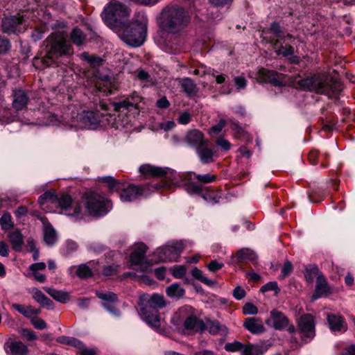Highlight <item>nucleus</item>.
Returning a JSON list of instances; mask_svg holds the SVG:
<instances>
[{"label": "nucleus", "mask_w": 355, "mask_h": 355, "mask_svg": "<svg viewBox=\"0 0 355 355\" xmlns=\"http://www.w3.org/2000/svg\"><path fill=\"white\" fill-rule=\"evenodd\" d=\"M131 9L121 0H109L101 13L105 24L119 34L126 41L133 43L135 42L126 33L128 31L123 28V25L129 21Z\"/></svg>", "instance_id": "f257e3e1"}, {"label": "nucleus", "mask_w": 355, "mask_h": 355, "mask_svg": "<svg viewBox=\"0 0 355 355\" xmlns=\"http://www.w3.org/2000/svg\"><path fill=\"white\" fill-rule=\"evenodd\" d=\"M45 42L46 53L41 59L44 67H51L57 62L60 57L68 56L73 53V47L67 40V35L64 31L53 33Z\"/></svg>", "instance_id": "f03ea898"}, {"label": "nucleus", "mask_w": 355, "mask_h": 355, "mask_svg": "<svg viewBox=\"0 0 355 355\" xmlns=\"http://www.w3.org/2000/svg\"><path fill=\"white\" fill-rule=\"evenodd\" d=\"M62 121L70 127L94 129L100 123L99 116L91 110L70 105L62 116Z\"/></svg>", "instance_id": "7ed1b4c3"}, {"label": "nucleus", "mask_w": 355, "mask_h": 355, "mask_svg": "<svg viewBox=\"0 0 355 355\" xmlns=\"http://www.w3.org/2000/svg\"><path fill=\"white\" fill-rule=\"evenodd\" d=\"M190 18L184 8L178 6L165 8L157 19L159 26L170 33H178L189 24Z\"/></svg>", "instance_id": "20e7f679"}, {"label": "nucleus", "mask_w": 355, "mask_h": 355, "mask_svg": "<svg viewBox=\"0 0 355 355\" xmlns=\"http://www.w3.org/2000/svg\"><path fill=\"white\" fill-rule=\"evenodd\" d=\"M139 172L145 178H164L162 184L148 185L146 188L150 191H155L160 188H171L172 185H176V173L168 167H157L148 164L141 165Z\"/></svg>", "instance_id": "39448f33"}, {"label": "nucleus", "mask_w": 355, "mask_h": 355, "mask_svg": "<svg viewBox=\"0 0 355 355\" xmlns=\"http://www.w3.org/2000/svg\"><path fill=\"white\" fill-rule=\"evenodd\" d=\"M297 83L303 89L329 96L340 90L338 84L333 83L331 78L324 74L314 75L311 77L299 80Z\"/></svg>", "instance_id": "423d86ee"}, {"label": "nucleus", "mask_w": 355, "mask_h": 355, "mask_svg": "<svg viewBox=\"0 0 355 355\" xmlns=\"http://www.w3.org/2000/svg\"><path fill=\"white\" fill-rule=\"evenodd\" d=\"M81 205L83 214L87 213L92 216H104L112 207L110 200L92 191L87 192L83 195Z\"/></svg>", "instance_id": "0eeeda50"}, {"label": "nucleus", "mask_w": 355, "mask_h": 355, "mask_svg": "<svg viewBox=\"0 0 355 355\" xmlns=\"http://www.w3.org/2000/svg\"><path fill=\"white\" fill-rule=\"evenodd\" d=\"M123 30H126L128 35L132 37L135 42L130 43L126 41L119 34V37L125 44L130 46L137 47L141 46L145 41L147 33V19L142 15L140 20H133L131 22H126L123 25Z\"/></svg>", "instance_id": "6e6552de"}, {"label": "nucleus", "mask_w": 355, "mask_h": 355, "mask_svg": "<svg viewBox=\"0 0 355 355\" xmlns=\"http://www.w3.org/2000/svg\"><path fill=\"white\" fill-rule=\"evenodd\" d=\"M141 314L146 322L156 331H159L162 321L158 313L159 308L155 303H152L149 296H144L140 304Z\"/></svg>", "instance_id": "1a4fd4ad"}, {"label": "nucleus", "mask_w": 355, "mask_h": 355, "mask_svg": "<svg viewBox=\"0 0 355 355\" xmlns=\"http://www.w3.org/2000/svg\"><path fill=\"white\" fill-rule=\"evenodd\" d=\"M193 308L191 306H184L179 309L180 315L188 314L184 322V330L189 333H200L202 334L206 330L205 322L198 319L193 313Z\"/></svg>", "instance_id": "9d476101"}, {"label": "nucleus", "mask_w": 355, "mask_h": 355, "mask_svg": "<svg viewBox=\"0 0 355 355\" xmlns=\"http://www.w3.org/2000/svg\"><path fill=\"white\" fill-rule=\"evenodd\" d=\"M184 248V243L182 241L168 243L156 250L155 254L158 257L157 261L164 262L175 261Z\"/></svg>", "instance_id": "9b49d317"}, {"label": "nucleus", "mask_w": 355, "mask_h": 355, "mask_svg": "<svg viewBox=\"0 0 355 355\" xmlns=\"http://www.w3.org/2000/svg\"><path fill=\"white\" fill-rule=\"evenodd\" d=\"M141 98L137 93H133L127 98L114 103V110L120 114L135 117L139 114V103Z\"/></svg>", "instance_id": "f8f14e48"}, {"label": "nucleus", "mask_w": 355, "mask_h": 355, "mask_svg": "<svg viewBox=\"0 0 355 355\" xmlns=\"http://www.w3.org/2000/svg\"><path fill=\"white\" fill-rule=\"evenodd\" d=\"M29 13L27 12H23L22 15L6 17L2 21L3 30L8 33L22 31L29 25Z\"/></svg>", "instance_id": "ddd939ff"}, {"label": "nucleus", "mask_w": 355, "mask_h": 355, "mask_svg": "<svg viewBox=\"0 0 355 355\" xmlns=\"http://www.w3.org/2000/svg\"><path fill=\"white\" fill-rule=\"evenodd\" d=\"M60 207L68 216H71L76 219H79L83 216L81 202H73L71 196L67 193H62L57 200Z\"/></svg>", "instance_id": "4468645a"}, {"label": "nucleus", "mask_w": 355, "mask_h": 355, "mask_svg": "<svg viewBox=\"0 0 355 355\" xmlns=\"http://www.w3.org/2000/svg\"><path fill=\"white\" fill-rule=\"evenodd\" d=\"M257 80L261 83H269L275 86H284L286 84V76L261 68L257 73Z\"/></svg>", "instance_id": "2eb2a0df"}, {"label": "nucleus", "mask_w": 355, "mask_h": 355, "mask_svg": "<svg viewBox=\"0 0 355 355\" xmlns=\"http://www.w3.org/2000/svg\"><path fill=\"white\" fill-rule=\"evenodd\" d=\"M298 327L304 340H310L315 336V322L312 315L303 314L298 320Z\"/></svg>", "instance_id": "dca6fc26"}, {"label": "nucleus", "mask_w": 355, "mask_h": 355, "mask_svg": "<svg viewBox=\"0 0 355 355\" xmlns=\"http://www.w3.org/2000/svg\"><path fill=\"white\" fill-rule=\"evenodd\" d=\"M96 295L102 300V304L105 309L114 315H119V311L115 306L118 302V297L115 293L98 291H96Z\"/></svg>", "instance_id": "f3484780"}, {"label": "nucleus", "mask_w": 355, "mask_h": 355, "mask_svg": "<svg viewBox=\"0 0 355 355\" xmlns=\"http://www.w3.org/2000/svg\"><path fill=\"white\" fill-rule=\"evenodd\" d=\"M97 264L98 262L91 261L87 263L80 264L78 267L71 266L69 271L70 272H75L76 275L80 278H87L95 273H98L99 270L96 267Z\"/></svg>", "instance_id": "a211bd4d"}, {"label": "nucleus", "mask_w": 355, "mask_h": 355, "mask_svg": "<svg viewBox=\"0 0 355 355\" xmlns=\"http://www.w3.org/2000/svg\"><path fill=\"white\" fill-rule=\"evenodd\" d=\"M270 318L266 320L268 326L277 330L284 329L288 326V319L282 312L274 309L270 311Z\"/></svg>", "instance_id": "6ab92c4d"}, {"label": "nucleus", "mask_w": 355, "mask_h": 355, "mask_svg": "<svg viewBox=\"0 0 355 355\" xmlns=\"http://www.w3.org/2000/svg\"><path fill=\"white\" fill-rule=\"evenodd\" d=\"M145 189L139 186L130 184L122 189L119 197L123 202H130L136 200L138 197L144 195Z\"/></svg>", "instance_id": "aec40b11"}, {"label": "nucleus", "mask_w": 355, "mask_h": 355, "mask_svg": "<svg viewBox=\"0 0 355 355\" xmlns=\"http://www.w3.org/2000/svg\"><path fill=\"white\" fill-rule=\"evenodd\" d=\"M196 151L202 164H207L214 161L216 153L209 147L207 141L197 147Z\"/></svg>", "instance_id": "412c9836"}, {"label": "nucleus", "mask_w": 355, "mask_h": 355, "mask_svg": "<svg viewBox=\"0 0 355 355\" xmlns=\"http://www.w3.org/2000/svg\"><path fill=\"white\" fill-rule=\"evenodd\" d=\"M206 330H208L209 333L211 335L216 336H226L228 334V329L227 327L222 324L219 321L216 320H206Z\"/></svg>", "instance_id": "4be33fe9"}, {"label": "nucleus", "mask_w": 355, "mask_h": 355, "mask_svg": "<svg viewBox=\"0 0 355 355\" xmlns=\"http://www.w3.org/2000/svg\"><path fill=\"white\" fill-rule=\"evenodd\" d=\"M327 322L330 329L333 331H345L347 324L344 318L339 315L327 314Z\"/></svg>", "instance_id": "5701e85b"}, {"label": "nucleus", "mask_w": 355, "mask_h": 355, "mask_svg": "<svg viewBox=\"0 0 355 355\" xmlns=\"http://www.w3.org/2000/svg\"><path fill=\"white\" fill-rule=\"evenodd\" d=\"M29 101L27 93L21 89L15 91L13 93L12 107L16 110H21L26 107Z\"/></svg>", "instance_id": "b1692460"}, {"label": "nucleus", "mask_w": 355, "mask_h": 355, "mask_svg": "<svg viewBox=\"0 0 355 355\" xmlns=\"http://www.w3.org/2000/svg\"><path fill=\"white\" fill-rule=\"evenodd\" d=\"M246 329L252 334H261L265 331L262 320L258 318H248L243 323Z\"/></svg>", "instance_id": "393cba45"}, {"label": "nucleus", "mask_w": 355, "mask_h": 355, "mask_svg": "<svg viewBox=\"0 0 355 355\" xmlns=\"http://www.w3.org/2000/svg\"><path fill=\"white\" fill-rule=\"evenodd\" d=\"M185 140L188 145L196 149L207 141L204 139V135L198 130H193L188 132Z\"/></svg>", "instance_id": "a878e982"}, {"label": "nucleus", "mask_w": 355, "mask_h": 355, "mask_svg": "<svg viewBox=\"0 0 355 355\" xmlns=\"http://www.w3.org/2000/svg\"><path fill=\"white\" fill-rule=\"evenodd\" d=\"M146 250L147 247L144 244H138L130 254V260L131 263L133 265H141L143 268V261Z\"/></svg>", "instance_id": "bb28decb"}, {"label": "nucleus", "mask_w": 355, "mask_h": 355, "mask_svg": "<svg viewBox=\"0 0 355 355\" xmlns=\"http://www.w3.org/2000/svg\"><path fill=\"white\" fill-rule=\"evenodd\" d=\"M329 291V288L325 277L322 274L319 275L316 280L315 293L312 295V300H315L326 295Z\"/></svg>", "instance_id": "cd10ccee"}, {"label": "nucleus", "mask_w": 355, "mask_h": 355, "mask_svg": "<svg viewBox=\"0 0 355 355\" xmlns=\"http://www.w3.org/2000/svg\"><path fill=\"white\" fill-rule=\"evenodd\" d=\"M268 349V346L261 343L245 345L242 355H263Z\"/></svg>", "instance_id": "c85d7f7f"}, {"label": "nucleus", "mask_w": 355, "mask_h": 355, "mask_svg": "<svg viewBox=\"0 0 355 355\" xmlns=\"http://www.w3.org/2000/svg\"><path fill=\"white\" fill-rule=\"evenodd\" d=\"M257 259V254L250 248H242L232 257V261L236 263L245 260L254 261Z\"/></svg>", "instance_id": "c756f323"}, {"label": "nucleus", "mask_w": 355, "mask_h": 355, "mask_svg": "<svg viewBox=\"0 0 355 355\" xmlns=\"http://www.w3.org/2000/svg\"><path fill=\"white\" fill-rule=\"evenodd\" d=\"M30 293L32 295L33 298L42 306H44L48 309H52L53 308V302L38 288H33Z\"/></svg>", "instance_id": "7c9ffc66"}, {"label": "nucleus", "mask_w": 355, "mask_h": 355, "mask_svg": "<svg viewBox=\"0 0 355 355\" xmlns=\"http://www.w3.org/2000/svg\"><path fill=\"white\" fill-rule=\"evenodd\" d=\"M8 352L11 355H26L28 352L27 346L21 341H13L6 345Z\"/></svg>", "instance_id": "2f4dec72"}, {"label": "nucleus", "mask_w": 355, "mask_h": 355, "mask_svg": "<svg viewBox=\"0 0 355 355\" xmlns=\"http://www.w3.org/2000/svg\"><path fill=\"white\" fill-rule=\"evenodd\" d=\"M12 308L22 314L24 317L31 318L33 315H37L40 313V309H35L33 306H25L20 304H13Z\"/></svg>", "instance_id": "473e14b6"}, {"label": "nucleus", "mask_w": 355, "mask_h": 355, "mask_svg": "<svg viewBox=\"0 0 355 355\" xmlns=\"http://www.w3.org/2000/svg\"><path fill=\"white\" fill-rule=\"evenodd\" d=\"M9 241L13 250L20 252L24 245V236L18 230L14 231L8 235Z\"/></svg>", "instance_id": "72a5a7b5"}, {"label": "nucleus", "mask_w": 355, "mask_h": 355, "mask_svg": "<svg viewBox=\"0 0 355 355\" xmlns=\"http://www.w3.org/2000/svg\"><path fill=\"white\" fill-rule=\"evenodd\" d=\"M180 84L189 96H193L198 93V87L194 82L189 78H182Z\"/></svg>", "instance_id": "f704fd0d"}, {"label": "nucleus", "mask_w": 355, "mask_h": 355, "mask_svg": "<svg viewBox=\"0 0 355 355\" xmlns=\"http://www.w3.org/2000/svg\"><path fill=\"white\" fill-rule=\"evenodd\" d=\"M166 293L169 297L179 299L184 296L185 290L179 284L174 283L166 288Z\"/></svg>", "instance_id": "c9c22d12"}, {"label": "nucleus", "mask_w": 355, "mask_h": 355, "mask_svg": "<svg viewBox=\"0 0 355 355\" xmlns=\"http://www.w3.org/2000/svg\"><path fill=\"white\" fill-rule=\"evenodd\" d=\"M56 232L54 228L50 225H46L44 230V240L49 245H53L56 241Z\"/></svg>", "instance_id": "e433bc0d"}, {"label": "nucleus", "mask_w": 355, "mask_h": 355, "mask_svg": "<svg viewBox=\"0 0 355 355\" xmlns=\"http://www.w3.org/2000/svg\"><path fill=\"white\" fill-rule=\"evenodd\" d=\"M80 58L87 61L92 67H98L103 64V60L95 55H90L87 52H83L80 54Z\"/></svg>", "instance_id": "4c0bfd02"}, {"label": "nucleus", "mask_w": 355, "mask_h": 355, "mask_svg": "<svg viewBox=\"0 0 355 355\" xmlns=\"http://www.w3.org/2000/svg\"><path fill=\"white\" fill-rule=\"evenodd\" d=\"M44 290L55 300L64 303L67 302L69 300V297L67 293L49 288H44Z\"/></svg>", "instance_id": "58836bf2"}, {"label": "nucleus", "mask_w": 355, "mask_h": 355, "mask_svg": "<svg viewBox=\"0 0 355 355\" xmlns=\"http://www.w3.org/2000/svg\"><path fill=\"white\" fill-rule=\"evenodd\" d=\"M70 38L74 44L80 46L85 41L86 36L80 28H75L70 33Z\"/></svg>", "instance_id": "ea45409f"}, {"label": "nucleus", "mask_w": 355, "mask_h": 355, "mask_svg": "<svg viewBox=\"0 0 355 355\" xmlns=\"http://www.w3.org/2000/svg\"><path fill=\"white\" fill-rule=\"evenodd\" d=\"M268 31L274 36L269 40V42L272 43L274 46H276L279 42L278 39L282 37L280 26L279 24L274 22L271 24Z\"/></svg>", "instance_id": "a19ab883"}, {"label": "nucleus", "mask_w": 355, "mask_h": 355, "mask_svg": "<svg viewBox=\"0 0 355 355\" xmlns=\"http://www.w3.org/2000/svg\"><path fill=\"white\" fill-rule=\"evenodd\" d=\"M201 196L205 200L211 204H216L219 202V200L221 198L219 193L209 190H207L205 193H202L201 194Z\"/></svg>", "instance_id": "79ce46f5"}, {"label": "nucleus", "mask_w": 355, "mask_h": 355, "mask_svg": "<svg viewBox=\"0 0 355 355\" xmlns=\"http://www.w3.org/2000/svg\"><path fill=\"white\" fill-rule=\"evenodd\" d=\"M321 275L319 272L318 268L315 266H309L306 268L304 277L307 282H313L314 278H318V275Z\"/></svg>", "instance_id": "37998d69"}, {"label": "nucleus", "mask_w": 355, "mask_h": 355, "mask_svg": "<svg viewBox=\"0 0 355 355\" xmlns=\"http://www.w3.org/2000/svg\"><path fill=\"white\" fill-rule=\"evenodd\" d=\"M76 348L78 355H96L97 354V349L96 348L87 347L80 340V345H77Z\"/></svg>", "instance_id": "c03bdc74"}, {"label": "nucleus", "mask_w": 355, "mask_h": 355, "mask_svg": "<svg viewBox=\"0 0 355 355\" xmlns=\"http://www.w3.org/2000/svg\"><path fill=\"white\" fill-rule=\"evenodd\" d=\"M193 174L194 175V178L198 180V182H200L202 184H208L214 182L216 180V175H211L209 173L207 174H196L195 173H190L189 175H191Z\"/></svg>", "instance_id": "a18cd8bd"}, {"label": "nucleus", "mask_w": 355, "mask_h": 355, "mask_svg": "<svg viewBox=\"0 0 355 355\" xmlns=\"http://www.w3.org/2000/svg\"><path fill=\"white\" fill-rule=\"evenodd\" d=\"M187 191L190 194H202L203 187L194 182H189L185 184Z\"/></svg>", "instance_id": "49530a36"}, {"label": "nucleus", "mask_w": 355, "mask_h": 355, "mask_svg": "<svg viewBox=\"0 0 355 355\" xmlns=\"http://www.w3.org/2000/svg\"><path fill=\"white\" fill-rule=\"evenodd\" d=\"M0 225L3 230H8L13 227L14 225L10 214L5 213L3 214L0 218Z\"/></svg>", "instance_id": "de8ad7c7"}, {"label": "nucleus", "mask_w": 355, "mask_h": 355, "mask_svg": "<svg viewBox=\"0 0 355 355\" xmlns=\"http://www.w3.org/2000/svg\"><path fill=\"white\" fill-rule=\"evenodd\" d=\"M149 297L151 298L152 303H155L159 309L164 308L168 304L164 297L162 295L154 293Z\"/></svg>", "instance_id": "09e8293b"}, {"label": "nucleus", "mask_w": 355, "mask_h": 355, "mask_svg": "<svg viewBox=\"0 0 355 355\" xmlns=\"http://www.w3.org/2000/svg\"><path fill=\"white\" fill-rule=\"evenodd\" d=\"M56 340L61 344L73 346L75 348L76 347L77 345H80L79 340H78L75 338H73V337H69V336H62L58 337Z\"/></svg>", "instance_id": "8fccbe9b"}, {"label": "nucleus", "mask_w": 355, "mask_h": 355, "mask_svg": "<svg viewBox=\"0 0 355 355\" xmlns=\"http://www.w3.org/2000/svg\"><path fill=\"white\" fill-rule=\"evenodd\" d=\"M57 200V196L51 191H46L40 196L38 202L40 205H44L46 202H54Z\"/></svg>", "instance_id": "3c124183"}, {"label": "nucleus", "mask_w": 355, "mask_h": 355, "mask_svg": "<svg viewBox=\"0 0 355 355\" xmlns=\"http://www.w3.org/2000/svg\"><path fill=\"white\" fill-rule=\"evenodd\" d=\"M276 53L279 55H281L284 57H288L289 55H293L294 54V49L293 46L290 45H282L276 51Z\"/></svg>", "instance_id": "603ef678"}, {"label": "nucleus", "mask_w": 355, "mask_h": 355, "mask_svg": "<svg viewBox=\"0 0 355 355\" xmlns=\"http://www.w3.org/2000/svg\"><path fill=\"white\" fill-rule=\"evenodd\" d=\"M244 347L245 346L241 343H240L239 341H234L233 343H226L225 345V349L227 352H234L240 351L241 349L243 351Z\"/></svg>", "instance_id": "864d4df0"}, {"label": "nucleus", "mask_w": 355, "mask_h": 355, "mask_svg": "<svg viewBox=\"0 0 355 355\" xmlns=\"http://www.w3.org/2000/svg\"><path fill=\"white\" fill-rule=\"evenodd\" d=\"M191 274L193 277L205 284L210 285L211 284V281L202 275V272L197 268H195L192 270Z\"/></svg>", "instance_id": "5fc2aeb1"}, {"label": "nucleus", "mask_w": 355, "mask_h": 355, "mask_svg": "<svg viewBox=\"0 0 355 355\" xmlns=\"http://www.w3.org/2000/svg\"><path fill=\"white\" fill-rule=\"evenodd\" d=\"M102 181L106 183L111 189H119L120 183L113 177H103Z\"/></svg>", "instance_id": "6e6d98bb"}, {"label": "nucleus", "mask_w": 355, "mask_h": 355, "mask_svg": "<svg viewBox=\"0 0 355 355\" xmlns=\"http://www.w3.org/2000/svg\"><path fill=\"white\" fill-rule=\"evenodd\" d=\"M186 271V268L183 266H176L171 268V273L176 278L184 277Z\"/></svg>", "instance_id": "4d7b16f0"}, {"label": "nucleus", "mask_w": 355, "mask_h": 355, "mask_svg": "<svg viewBox=\"0 0 355 355\" xmlns=\"http://www.w3.org/2000/svg\"><path fill=\"white\" fill-rule=\"evenodd\" d=\"M225 125H226V121L223 119H220L218 124L212 126L210 128L209 133L210 135H212V134L218 135L222 131L223 128L225 126Z\"/></svg>", "instance_id": "13d9d810"}, {"label": "nucleus", "mask_w": 355, "mask_h": 355, "mask_svg": "<svg viewBox=\"0 0 355 355\" xmlns=\"http://www.w3.org/2000/svg\"><path fill=\"white\" fill-rule=\"evenodd\" d=\"M243 312L245 315H255L258 313V309L252 303H246L243 307Z\"/></svg>", "instance_id": "bf43d9fd"}, {"label": "nucleus", "mask_w": 355, "mask_h": 355, "mask_svg": "<svg viewBox=\"0 0 355 355\" xmlns=\"http://www.w3.org/2000/svg\"><path fill=\"white\" fill-rule=\"evenodd\" d=\"M269 291H275L276 293L279 292V288L276 282H268L261 288V291L262 293H265Z\"/></svg>", "instance_id": "052dcab7"}, {"label": "nucleus", "mask_w": 355, "mask_h": 355, "mask_svg": "<svg viewBox=\"0 0 355 355\" xmlns=\"http://www.w3.org/2000/svg\"><path fill=\"white\" fill-rule=\"evenodd\" d=\"M119 266L117 265H111L107 266L103 268V273L105 276H111L116 274L118 272Z\"/></svg>", "instance_id": "680f3d73"}, {"label": "nucleus", "mask_w": 355, "mask_h": 355, "mask_svg": "<svg viewBox=\"0 0 355 355\" xmlns=\"http://www.w3.org/2000/svg\"><path fill=\"white\" fill-rule=\"evenodd\" d=\"M216 144L220 147L225 151H227L231 148L230 143L222 137H220L216 141Z\"/></svg>", "instance_id": "e2e57ef3"}, {"label": "nucleus", "mask_w": 355, "mask_h": 355, "mask_svg": "<svg viewBox=\"0 0 355 355\" xmlns=\"http://www.w3.org/2000/svg\"><path fill=\"white\" fill-rule=\"evenodd\" d=\"M31 323L37 329H44L46 327V324L44 320L37 318L33 317L31 318Z\"/></svg>", "instance_id": "0e129e2a"}, {"label": "nucleus", "mask_w": 355, "mask_h": 355, "mask_svg": "<svg viewBox=\"0 0 355 355\" xmlns=\"http://www.w3.org/2000/svg\"><path fill=\"white\" fill-rule=\"evenodd\" d=\"M234 80L238 90L244 89L247 85V80L243 76H236Z\"/></svg>", "instance_id": "69168bd1"}, {"label": "nucleus", "mask_w": 355, "mask_h": 355, "mask_svg": "<svg viewBox=\"0 0 355 355\" xmlns=\"http://www.w3.org/2000/svg\"><path fill=\"white\" fill-rule=\"evenodd\" d=\"M245 294V290L241 286H236L233 291V296L238 300L243 299Z\"/></svg>", "instance_id": "338daca9"}, {"label": "nucleus", "mask_w": 355, "mask_h": 355, "mask_svg": "<svg viewBox=\"0 0 355 355\" xmlns=\"http://www.w3.org/2000/svg\"><path fill=\"white\" fill-rule=\"evenodd\" d=\"M320 156L318 150H312L309 154V162L315 165L318 163Z\"/></svg>", "instance_id": "774afa93"}]
</instances>
